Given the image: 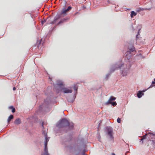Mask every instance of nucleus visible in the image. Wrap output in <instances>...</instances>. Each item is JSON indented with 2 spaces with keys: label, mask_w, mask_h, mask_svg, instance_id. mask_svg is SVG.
<instances>
[{
  "label": "nucleus",
  "mask_w": 155,
  "mask_h": 155,
  "mask_svg": "<svg viewBox=\"0 0 155 155\" xmlns=\"http://www.w3.org/2000/svg\"><path fill=\"white\" fill-rule=\"evenodd\" d=\"M57 126L58 128L68 127L69 129H72L74 127L72 124H70L68 120L65 118H63L61 121H59L58 123Z\"/></svg>",
  "instance_id": "1"
},
{
  "label": "nucleus",
  "mask_w": 155,
  "mask_h": 155,
  "mask_svg": "<svg viewBox=\"0 0 155 155\" xmlns=\"http://www.w3.org/2000/svg\"><path fill=\"white\" fill-rule=\"evenodd\" d=\"M106 134L107 137L109 138L110 140L113 141L114 137L113 136V131L112 128L110 127H107L106 128Z\"/></svg>",
  "instance_id": "2"
},
{
  "label": "nucleus",
  "mask_w": 155,
  "mask_h": 155,
  "mask_svg": "<svg viewBox=\"0 0 155 155\" xmlns=\"http://www.w3.org/2000/svg\"><path fill=\"white\" fill-rule=\"evenodd\" d=\"M72 8V7L68 6L67 9H63L61 12V15H63V16L67 15V12L69 11Z\"/></svg>",
  "instance_id": "3"
},
{
  "label": "nucleus",
  "mask_w": 155,
  "mask_h": 155,
  "mask_svg": "<svg viewBox=\"0 0 155 155\" xmlns=\"http://www.w3.org/2000/svg\"><path fill=\"white\" fill-rule=\"evenodd\" d=\"M149 136L151 139H155V134L153 133H150L149 134ZM152 144L153 147H155V140H152Z\"/></svg>",
  "instance_id": "4"
},
{
  "label": "nucleus",
  "mask_w": 155,
  "mask_h": 155,
  "mask_svg": "<svg viewBox=\"0 0 155 155\" xmlns=\"http://www.w3.org/2000/svg\"><path fill=\"white\" fill-rule=\"evenodd\" d=\"M71 89V88H70V89H69L68 88L64 87L62 88V90L64 93H71L72 92V91Z\"/></svg>",
  "instance_id": "5"
},
{
  "label": "nucleus",
  "mask_w": 155,
  "mask_h": 155,
  "mask_svg": "<svg viewBox=\"0 0 155 155\" xmlns=\"http://www.w3.org/2000/svg\"><path fill=\"white\" fill-rule=\"evenodd\" d=\"M116 99L115 97L113 96H111L108 101L106 102V104H109V103H111V102H112V101L115 100Z\"/></svg>",
  "instance_id": "6"
},
{
  "label": "nucleus",
  "mask_w": 155,
  "mask_h": 155,
  "mask_svg": "<svg viewBox=\"0 0 155 155\" xmlns=\"http://www.w3.org/2000/svg\"><path fill=\"white\" fill-rule=\"evenodd\" d=\"M69 19V18H65L63 19H61L58 23V25L60 24L63 23L64 22H66V21L67 20H68Z\"/></svg>",
  "instance_id": "7"
},
{
  "label": "nucleus",
  "mask_w": 155,
  "mask_h": 155,
  "mask_svg": "<svg viewBox=\"0 0 155 155\" xmlns=\"http://www.w3.org/2000/svg\"><path fill=\"white\" fill-rule=\"evenodd\" d=\"M21 120L20 119L18 118L14 121V123L16 125H18L21 123Z\"/></svg>",
  "instance_id": "8"
},
{
  "label": "nucleus",
  "mask_w": 155,
  "mask_h": 155,
  "mask_svg": "<svg viewBox=\"0 0 155 155\" xmlns=\"http://www.w3.org/2000/svg\"><path fill=\"white\" fill-rule=\"evenodd\" d=\"M60 17L61 16L60 15H58L56 18H55L54 20L51 22V24H54L55 23L56 21L60 18Z\"/></svg>",
  "instance_id": "9"
},
{
  "label": "nucleus",
  "mask_w": 155,
  "mask_h": 155,
  "mask_svg": "<svg viewBox=\"0 0 155 155\" xmlns=\"http://www.w3.org/2000/svg\"><path fill=\"white\" fill-rule=\"evenodd\" d=\"M150 133H149L148 134H146L145 135H143V137L142 139H140V142H141V144H142L143 143V140H144V139H146V136L148 135H149V134H150Z\"/></svg>",
  "instance_id": "10"
},
{
  "label": "nucleus",
  "mask_w": 155,
  "mask_h": 155,
  "mask_svg": "<svg viewBox=\"0 0 155 155\" xmlns=\"http://www.w3.org/2000/svg\"><path fill=\"white\" fill-rule=\"evenodd\" d=\"M44 155H49L48 152L47 147H44Z\"/></svg>",
  "instance_id": "11"
},
{
  "label": "nucleus",
  "mask_w": 155,
  "mask_h": 155,
  "mask_svg": "<svg viewBox=\"0 0 155 155\" xmlns=\"http://www.w3.org/2000/svg\"><path fill=\"white\" fill-rule=\"evenodd\" d=\"M13 118V116L12 115H10V116L8 117V119H7V122H8L9 123L11 120Z\"/></svg>",
  "instance_id": "12"
},
{
  "label": "nucleus",
  "mask_w": 155,
  "mask_h": 155,
  "mask_svg": "<svg viewBox=\"0 0 155 155\" xmlns=\"http://www.w3.org/2000/svg\"><path fill=\"white\" fill-rule=\"evenodd\" d=\"M131 13L130 16L131 18H132L134 16H136L137 15V13L134 11H131Z\"/></svg>",
  "instance_id": "13"
},
{
  "label": "nucleus",
  "mask_w": 155,
  "mask_h": 155,
  "mask_svg": "<svg viewBox=\"0 0 155 155\" xmlns=\"http://www.w3.org/2000/svg\"><path fill=\"white\" fill-rule=\"evenodd\" d=\"M9 109H12V112L13 113H14L15 111V108L13 106H10L9 107Z\"/></svg>",
  "instance_id": "14"
},
{
  "label": "nucleus",
  "mask_w": 155,
  "mask_h": 155,
  "mask_svg": "<svg viewBox=\"0 0 155 155\" xmlns=\"http://www.w3.org/2000/svg\"><path fill=\"white\" fill-rule=\"evenodd\" d=\"M142 92L141 91H139L138 93L137 94V96L139 98H140L141 97Z\"/></svg>",
  "instance_id": "15"
},
{
  "label": "nucleus",
  "mask_w": 155,
  "mask_h": 155,
  "mask_svg": "<svg viewBox=\"0 0 155 155\" xmlns=\"http://www.w3.org/2000/svg\"><path fill=\"white\" fill-rule=\"evenodd\" d=\"M78 88V86H76V85L74 84V90L75 91V92H76V93L77 92Z\"/></svg>",
  "instance_id": "16"
},
{
  "label": "nucleus",
  "mask_w": 155,
  "mask_h": 155,
  "mask_svg": "<svg viewBox=\"0 0 155 155\" xmlns=\"http://www.w3.org/2000/svg\"><path fill=\"white\" fill-rule=\"evenodd\" d=\"M109 104H111L113 106H114L117 105V103L115 102H111V103H109Z\"/></svg>",
  "instance_id": "17"
},
{
  "label": "nucleus",
  "mask_w": 155,
  "mask_h": 155,
  "mask_svg": "<svg viewBox=\"0 0 155 155\" xmlns=\"http://www.w3.org/2000/svg\"><path fill=\"white\" fill-rule=\"evenodd\" d=\"M47 135H46L45 137V141H47V142L49 141V139L47 137Z\"/></svg>",
  "instance_id": "18"
},
{
  "label": "nucleus",
  "mask_w": 155,
  "mask_h": 155,
  "mask_svg": "<svg viewBox=\"0 0 155 155\" xmlns=\"http://www.w3.org/2000/svg\"><path fill=\"white\" fill-rule=\"evenodd\" d=\"M117 121L118 123H120L121 122L120 119L119 118H118L117 120Z\"/></svg>",
  "instance_id": "19"
},
{
  "label": "nucleus",
  "mask_w": 155,
  "mask_h": 155,
  "mask_svg": "<svg viewBox=\"0 0 155 155\" xmlns=\"http://www.w3.org/2000/svg\"><path fill=\"white\" fill-rule=\"evenodd\" d=\"M48 142L47 141H45V147H47Z\"/></svg>",
  "instance_id": "20"
},
{
  "label": "nucleus",
  "mask_w": 155,
  "mask_h": 155,
  "mask_svg": "<svg viewBox=\"0 0 155 155\" xmlns=\"http://www.w3.org/2000/svg\"><path fill=\"white\" fill-rule=\"evenodd\" d=\"M143 10V8H142H142H139L137 10V11L138 12L140 11Z\"/></svg>",
  "instance_id": "21"
},
{
  "label": "nucleus",
  "mask_w": 155,
  "mask_h": 155,
  "mask_svg": "<svg viewBox=\"0 0 155 155\" xmlns=\"http://www.w3.org/2000/svg\"><path fill=\"white\" fill-rule=\"evenodd\" d=\"M46 22V20L45 19L44 20H43L42 21L41 23H42V24H43L45 22Z\"/></svg>",
  "instance_id": "22"
},
{
  "label": "nucleus",
  "mask_w": 155,
  "mask_h": 155,
  "mask_svg": "<svg viewBox=\"0 0 155 155\" xmlns=\"http://www.w3.org/2000/svg\"><path fill=\"white\" fill-rule=\"evenodd\" d=\"M134 50V48H132L131 49V51H133Z\"/></svg>",
  "instance_id": "23"
},
{
  "label": "nucleus",
  "mask_w": 155,
  "mask_h": 155,
  "mask_svg": "<svg viewBox=\"0 0 155 155\" xmlns=\"http://www.w3.org/2000/svg\"><path fill=\"white\" fill-rule=\"evenodd\" d=\"M152 84H155V81H152Z\"/></svg>",
  "instance_id": "24"
},
{
  "label": "nucleus",
  "mask_w": 155,
  "mask_h": 155,
  "mask_svg": "<svg viewBox=\"0 0 155 155\" xmlns=\"http://www.w3.org/2000/svg\"><path fill=\"white\" fill-rule=\"evenodd\" d=\"M13 89L14 91H15L16 89V87H13Z\"/></svg>",
  "instance_id": "25"
},
{
  "label": "nucleus",
  "mask_w": 155,
  "mask_h": 155,
  "mask_svg": "<svg viewBox=\"0 0 155 155\" xmlns=\"http://www.w3.org/2000/svg\"><path fill=\"white\" fill-rule=\"evenodd\" d=\"M123 65V64H122L121 66H120L119 67V68H121L122 67V66Z\"/></svg>",
  "instance_id": "26"
},
{
  "label": "nucleus",
  "mask_w": 155,
  "mask_h": 155,
  "mask_svg": "<svg viewBox=\"0 0 155 155\" xmlns=\"http://www.w3.org/2000/svg\"><path fill=\"white\" fill-rule=\"evenodd\" d=\"M153 87V85H151L150 87L148 88H150V87Z\"/></svg>",
  "instance_id": "27"
},
{
  "label": "nucleus",
  "mask_w": 155,
  "mask_h": 155,
  "mask_svg": "<svg viewBox=\"0 0 155 155\" xmlns=\"http://www.w3.org/2000/svg\"><path fill=\"white\" fill-rule=\"evenodd\" d=\"M111 155H116L115 154V153H112L111 154Z\"/></svg>",
  "instance_id": "28"
},
{
  "label": "nucleus",
  "mask_w": 155,
  "mask_h": 155,
  "mask_svg": "<svg viewBox=\"0 0 155 155\" xmlns=\"http://www.w3.org/2000/svg\"><path fill=\"white\" fill-rule=\"evenodd\" d=\"M78 13V12H76L75 13V15H76V14H77V13Z\"/></svg>",
  "instance_id": "29"
},
{
  "label": "nucleus",
  "mask_w": 155,
  "mask_h": 155,
  "mask_svg": "<svg viewBox=\"0 0 155 155\" xmlns=\"http://www.w3.org/2000/svg\"><path fill=\"white\" fill-rule=\"evenodd\" d=\"M145 91H143V92H145Z\"/></svg>",
  "instance_id": "30"
},
{
  "label": "nucleus",
  "mask_w": 155,
  "mask_h": 155,
  "mask_svg": "<svg viewBox=\"0 0 155 155\" xmlns=\"http://www.w3.org/2000/svg\"><path fill=\"white\" fill-rule=\"evenodd\" d=\"M150 8H149V9H148L149 10H150Z\"/></svg>",
  "instance_id": "31"
},
{
  "label": "nucleus",
  "mask_w": 155,
  "mask_h": 155,
  "mask_svg": "<svg viewBox=\"0 0 155 155\" xmlns=\"http://www.w3.org/2000/svg\"><path fill=\"white\" fill-rule=\"evenodd\" d=\"M154 81H155V78L154 79Z\"/></svg>",
  "instance_id": "32"
}]
</instances>
